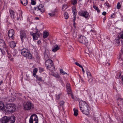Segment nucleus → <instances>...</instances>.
Segmentation results:
<instances>
[{"label": "nucleus", "instance_id": "obj_54", "mask_svg": "<svg viewBox=\"0 0 123 123\" xmlns=\"http://www.w3.org/2000/svg\"><path fill=\"white\" fill-rule=\"evenodd\" d=\"M65 6V5H63V6H62V9H64V8H65V6Z\"/></svg>", "mask_w": 123, "mask_h": 123}, {"label": "nucleus", "instance_id": "obj_4", "mask_svg": "<svg viewBox=\"0 0 123 123\" xmlns=\"http://www.w3.org/2000/svg\"><path fill=\"white\" fill-rule=\"evenodd\" d=\"M21 54L24 56L26 57L29 59L32 58L31 54L30 53L28 50L26 49H23L21 51Z\"/></svg>", "mask_w": 123, "mask_h": 123}, {"label": "nucleus", "instance_id": "obj_36", "mask_svg": "<svg viewBox=\"0 0 123 123\" xmlns=\"http://www.w3.org/2000/svg\"><path fill=\"white\" fill-rule=\"evenodd\" d=\"M34 34H37V35H38V36L39 37V32H38V33H33L32 32H31L30 33V34H31V35H32L33 36L34 35Z\"/></svg>", "mask_w": 123, "mask_h": 123}, {"label": "nucleus", "instance_id": "obj_31", "mask_svg": "<svg viewBox=\"0 0 123 123\" xmlns=\"http://www.w3.org/2000/svg\"><path fill=\"white\" fill-rule=\"evenodd\" d=\"M93 7L94 9L97 11L98 12V13L100 12V10L97 7L95 6L94 5L93 6Z\"/></svg>", "mask_w": 123, "mask_h": 123}, {"label": "nucleus", "instance_id": "obj_20", "mask_svg": "<svg viewBox=\"0 0 123 123\" xmlns=\"http://www.w3.org/2000/svg\"><path fill=\"white\" fill-rule=\"evenodd\" d=\"M10 46L11 48H13L15 47L16 43L14 41H12L10 43Z\"/></svg>", "mask_w": 123, "mask_h": 123}, {"label": "nucleus", "instance_id": "obj_3", "mask_svg": "<svg viewBox=\"0 0 123 123\" xmlns=\"http://www.w3.org/2000/svg\"><path fill=\"white\" fill-rule=\"evenodd\" d=\"M15 107L16 106L15 105L10 103L7 104L5 107H4V108L7 112H12L15 110Z\"/></svg>", "mask_w": 123, "mask_h": 123}, {"label": "nucleus", "instance_id": "obj_53", "mask_svg": "<svg viewBox=\"0 0 123 123\" xmlns=\"http://www.w3.org/2000/svg\"><path fill=\"white\" fill-rule=\"evenodd\" d=\"M75 22H74V24H73V25L74 26V27L75 28H76V27L75 26Z\"/></svg>", "mask_w": 123, "mask_h": 123}, {"label": "nucleus", "instance_id": "obj_17", "mask_svg": "<svg viewBox=\"0 0 123 123\" xmlns=\"http://www.w3.org/2000/svg\"><path fill=\"white\" fill-rule=\"evenodd\" d=\"M51 65V66H49L47 68L49 69L51 72H53L55 70V67L53 64Z\"/></svg>", "mask_w": 123, "mask_h": 123}, {"label": "nucleus", "instance_id": "obj_48", "mask_svg": "<svg viewBox=\"0 0 123 123\" xmlns=\"http://www.w3.org/2000/svg\"><path fill=\"white\" fill-rule=\"evenodd\" d=\"M37 27H36V33H37L38 32L39 33V35L40 34V31H38V30L36 28Z\"/></svg>", "mask_w": 123, "mask_h": 123}, {"label": "nucleus", "instance_id": "obj_10", "mask_svg": "<svg viewBox=\"0 0 123 123\" xmlns=\"http://www.w3.org/2000/svg\"><path fill=\"white\" fill-rule=\"evenodd\" d=\"M44 55L45 59L46 60L50 59L49 52L48 49L46 47L44 52Z\"/></svg>", "mask_w": 123, "mask_h": 123}, {"label": "nucleus", "instance_id": "obj_14", "mask_svg": "<svg viewBox=\"0 0 123 123\" xmlns=\"http://www.w3.org/2000/svg\"><path fill=\"white\" fill-rule=\"evenodd\" d=\"M86 73L88 77V80L89 82H91L93 80V78L91 73L88 72L87 71Z\"/></svg>", "mask_w": 123, "mask_h": 123}, {"label": "nucleus", "instance_id": "obj_25", "mask_svg": "<svg viewBox=\"0 0 123 123\" xmlns=\"http://www.w3.org/2000/svg\"><path fill=\"white\" fill-rule=\"evenodd\" d=\"M67 93L68 94H70L71 95L72 97L73 98V95L72 94L71 90V88H68V89L67 88Z\"/></svg>", "mask_w": 123, "mask_h": 123}, {"label": "nucleus", "instance_id": "obj_61", "mask_svg": "<svg viewBox=\"0 0 123 123\" xmlns=\"http://www.w3.org/2000/svg\"><path fill=\"white\" fill-rule=\"evenodd\" d=\"M111 17H112H112H113V15H111Z\"/></svg>", "mask_w": 123, "mask_h": 123}, {"label": "nucleus", "instance_id": "obj_40", "mask_svg": "<svg viewBox=\"0 0 123 123\" xmlns=\"http://www.w3.org/2000/svg\"><path fill=\"white\" fill-rule=\"evenodd\" d=\"M75 64L77 65V66H79L80 68H82V66L79 63H78V62H76L75 63Z\"/></svg>", "mask_w": 123, "mask_h": 123}, {"label": "nucleus", "instance_id": "obj_12", "mask_svg": "<svg viewBox=\"0 0 123 123\" xmlns=\"http://www.w3.org/2000/svg\"><path fill=\"white\" fill-rule=\"evenodd\" d=\"M46 60L45 65L47 68L53 64L52 60L50 59Z\"/></svg>", "mask_w": 123, "mask_h": 123}, {"label": "nucleus", "instance_id": "obj_42", "mask_svg": "<svg viewBox=\"0 0 123 123\" xmlns=\"http://www.w3.org/2000/svg\"><path fill=\"white\" fill-rule=\"evenodd\" d=\"M31 4L32 5H35L36 4V2L33 0H31Z\"/></svg>", "mask_w": 123, "mask_h": 123}, {"label": "nucleus", "instance_id": "obj_37", "mask_svg": "<svg viewBox=\"0 0 123 123\" xmlns=\"http://www.w3.org/2000/svg\"><path fill=\"white\" fill-rule=\"evenodd\" d=\"M119 38L123 39V34L120 33L118 35Z\"/></svg>", "mask_w": 123, "mask_h": 123}, {"label": "nucleus", "instance_id": "obj_47", "mask_svg": "<svg viewBox=\"0 0 123 123\" xmlns=\"http://www.w3.org/2000/svg\"><path fill=\"white\" fill-rule=\"evenodd\" d=\"M105 6H107L108 7H109L110 6V5L109 3L106 2L105 3Z\"/></svg>", "mask_w": 123, "mask_h": 123}, {"label": "nucleus", "instance_id": "obj_46", "mask_svg": "<svg viewBox=\"0 0 123 123\" xmlns=\"http://www.w3.org/2000/svg\"><path fill=\"white\" fill-rule=\"evenodd\" d=\"M76 15H74V19H73V21L74 22H75V19H76Z\"/></svg>", "mask_w": 123, "mask_h": 123}, {"label": "nucleus", "instance_id": "obj_43", "mask_svg": "<svg viewBox=\"0 0 123 123\" xmlns=\"http://www.w3.org/2000/svg\"><path fill=\"white\" fill-rule=\"evenodd\" d=\"M64 103V102L63 101H61L60 103V105L63 106Z\"/></svg>", "mask_w": 123, "mask_h": 123}, {"label": "nucleus", "instance_id": "obj_11", "mask_svg": "<svg viewBox=\"0 0 123 123\" xmlns=\"http://www.w3.org/2000/svg\"><path fill=\"white\" fill-rule=\"evenodd\" d=\"M79 15L80 16L85 17L86 19L87 18H88L89 15V13L86 11L81 10L79 12Z\"/></svg>", "mask_w": 123, "mask_h": 123}, {"label": "nucleus", "instance_id": "obj_59", "mask_svg": "<svg viewBox=\"0 0 123 123\" xmlns=\"http://www.w3.org/2000/svg\"><path fill=\"white\" fill-rule=\"evenodd\" d=\"M35 18H36V19H39V18H37V17H36Z\"/></svg>", "mask_w": 123, "mask_h": 123}, {"label": "nucleus", "instance_id": "obj_2", "mask_svg": "<svg viewBox=\"0 0 123 123\" xmlns=\"http://www.w3.org/2000/svg\"><path fill=\"white\" fill-rule=\"evenodd\" d=\"M15 117L11 116L10 117L5 116L2 118L1 121L2 123H13L15 122Z\"/></svg>", "mask_w": 123, "mask_h": 123}, {"label": "nucleus", "instance_id": "obj_27", "mask_svg": "<svg viewBox=\"0 0 123 123\" xmlns=\"http://www.w3.org/2000/svg\"><path fill=\"white\" fill-rule=\"evenodd\" d=\"M49 35V33L47 32H44L43 33V37L46 38Z\"/></svg>", "mask_w": 123, "mask_h": 123}, {"label": "nucleus", "instance_id": "obj_13", "mask_svg": "<svg viewBox=\"0 0 123 123\" xmlns=\"http://www.w3.org/2000/svg\"><path fill=\"white\" fill-rule=\"evenodd\" d=\"M14 32L13 29L10 30L8 32V36L9 37L12 38V39L14 40L13 35H14Z\"/></svg>", "mask_w": 123, "mask_h": 123}, {"label": "nucleus", "instance_id": "obj_58", "mask_svg": "<svg viewBox=\"0 0 123 123\" xmlns=\"http://www.w3.org/2000/svg\"><path fill=\"white\" fill-rule=\"evenodd\" d=\"M2 83H3V81H2V80L0 81V85Z\"/></svg>", "mask_w": 123, "mask_h": 123}, {"label": "nucleus", "instance_id": "obj_38", "mask_svg": "<svg viewBox=\"0 0 123 123\" xmlns=\"http://www.w3.org/2000/svg\"><path fill=\"white\" fill-rule=\"evenodd\" d=\"M121 6L120 3L119 2L118 3L117 5V8L118 9H119L121 8Z\"/></svg>", "mask_w": 123, "mask_h": 123}, {"label": "nucleus", "instance_id": "obj_60", "mask_svg": "<svg viewBox=\"0 0 123 123\" xmlns=\"http://www.w3.org/2000/svg\"><path fill=\"white\" fill-rule=\"evenodd\" d=\"M94 31L93 30H91V31L90 32H91V31H93V32Z\"/></svg>", "mask_w": 123, "mask_h": 123}, {"label": "nucleus", "instance_id": "obj_35", "mask_svg": "<svg viewBox=\"0 0 123 123\" xmlns=\"http://www.w3.org/2000/svg\"><path fill=\"white\" fill-rule=\"evenodd\" d=\"M71 3L73 5L76 4L77 3V0H72Z\"/></svg>", "mask_w": 123, "mask_h": 123}, {"label": "nucleus", "instance_id": "obj_29", "mask_svg": "<svg viewBox=\"0 0 123 123\" xmlns=\"http://www.w3.org/2000/svg\"><path fill=\"white\" fill-rule=\"evenodd\" d=\"M64 16L65 19H67L68 18L69 15L68 13L67 12H65L64 13Z\"/></svg>", "mask_w": 123, "mask_h": 123}, {"label": "nucleus", "instance_id": "obj_56", "mask_svg": "<svg viewBox=\"0 0 123 123\" xmlns=\"http://www.w3.org/2000/svg\"><path fill=\"white\" fill-rule=\"evenodd\" d=\"M88 51L89 53H91L92 51L90 50H89V49Z\"/></svg>", "mask_w": 123, "mask_h": 123}, {"label": "nucleus", "instance_id": "obj_9", "mask_svg": "<svg viewBox=\"0 0 123 123\" xmlns=\"http://www.w3.org/2000/svg\"><path fill=\"white\" fill-rule=\"evenodd\" d=\"M20 38L22 41L26 39L27 36L26 34L24 31L21 30L20 32Z\"/></svg>", "mask_w": 123, "mask_h": 123}, {"label": "nucleus", "instance_id": "obj_32", "mask_svg": "<svg viewBox=\"0 0 123 123\" xmlns=\"http://www.w3.org/2000/svg\"><path fill=\"white\" fill-rule=\"evenodd\" d=\"M60 71L61 73L63 75L67 74V73H66L62 69H60Z\"/></svg>", "mask_w": 123, "mask_h": 123}, {"label": "nucleus", "instance_id": "obj_30", "mask_svg": "<svg viewBox=\"0 0 123 123\" xmlns=\"http://www.w3.org/2000/svg\"><path fill=\"white\" fill-rule=\"evenodd\" d=\"M39 37L37 34H35L33 36V39L34 40H37L38 39Z\"/></svg>", "mask_w": 123, "mask_h": 123}, {"label": "nucleus", "instance_id": "obj_21", "mask_svg": "<svg viewBox=\"0 0 123 123\" xmlns=\"http://www.w3.org/2000/svg\"><path fill=\"white\" fill-rule=\"evenodd\" d=\"M35 7H34L33 6H30L29 7V11L31 13H33V12H34Z\"/></svg>", "mask_w": 123, "mask_h": 123}, {"label": "nucleus", "instance_id": "obj_19", "mask_svg": "<svg viewBox=\"0 0 123 123\" xmlns=\"http://www.w3.org/2000/svg\"><path fill=\"white\" fill-rule=\"evenodd\" d=\"M6 99L7 101L10 102H12L14 99L13 98L10 97H7L6 98Z\"/></svg>", "mask_w": 123, "mask_h": 123}, {"label": "nucleus", "instance_id": "obj_39", "mask_svg": "<svg viewBox=\"0 0 123 123\" xmlns=\"http://www.w3.org/2000/svg\"><path fill=\"white\" fill-rule=\"evenodd\" d=\"M72 12L74 15H76V10L75 9H74L73 10H72Z\"/></svg>", "mask_w": 123, "mask_h": 123}, {"label": "nucleus", "instance_id": "obj_16", "mask_svg": "<svg viewBox=\"0 0 123 123\" xmlns=\"http://www.w3.org/2000/svg\"><path fill=\"white\" fill-rule=\"evenodd\" d=\"M33 13L36 15H38L41 13L37 7H35L34 12Z\"/></svg>", "mask_w": 123, "mask_h": 123}, {"label": "nucleus", "instance_id": "obj_26", "mask_svg": "<svg viewBox=\"0 0 123 123\" xmlns=\"http://www.w3.org/2000/svg\"><path fill=\"white\" fill-rule=\"evenodd\" d=\"M55 11H53L51 13H48V15L51 17H54L55 16Z\"/></svg>", "mask_w": 123, "mask_h": 123}, {"label": "nucleus", "instance_id": "obj_63", "mask_svg": "<svg viewBox=\"0 0 123 123\" xmlns=\"http://www.w3.org/2000/svg\"><path fill=\"white\" fill-rule=\"evenodd\" d=\"M18 19H19V18H17V20H18Z\"/></svg>", "mask_w": 123, "mask_h": 123}, {"label": "nucleus", "instance_id": "obj_50", "mask_svg": "<svg viewBox=\"0 0 123 123\" xmlns=\"http://www.w3.org/2000/svg\"><path fill=\"white\" fill-rule=\"evenodd\" d=\"M106 14V12H103L102 13V15H105Z\"/></svg>", "mask_w": 123, "mask_h": 123}, {"label": "nucleus", "instance_id": "obj_57", "mask_svg": "<svg viewBox=\"0 0 123 123\" xmlns=\"http://www.w3.org/2000/svg\"><path fill=\"white\" fill-rule=\"evenodd\" d=\"M41 43V42L40 41H38V44H40Z\"/></svg>", "mask_w": 123, "mask_h": 123}, {"label": "nucleus", "instance_id": "obj_22", "mask_svg": "<svg viewBox=\"0 0 123 123\" xmlns=\"http://www.w3.org/2000/svg\"><path fill=\"white\" fill-rule=\"evenodd\" d=\"M21 3L24 6H26L28 4L27 0H20Z\"/></svg>", "mask_w": 123, "mask_h": 123}, {"label": "nucleus", "instance_id": "obj_7", "mask_svg": "<svg viewBox=\"0 0 123 123\" xmlns=\"http://www.w3.org/2000/svg\"><path fill=\"white\" fill-rule=\"evenodd\" d=\"M36 114L32 115L29 119L30 123H38V120Z\"/></svg>", "mask_w": 123, "mask_h": 123}, {"label": "nucleus", "instance_id": "obj_23", "mask_svg": "<svg viewBox=\"0 0 123 123\" xmlns=\"http://www.w3.org/2000/svg\"><path fill=\"white\" fill-rule=\"evenodd\" d=\"M10 14V16L11 18H14L15 17V15L14 14V12L12 10H11L9 11Z\"/></svg>", "mask_w": 123, "mask_h": 123}, {"label": "nucleus", "instance_id": "obj_33", "mask_svg": "<svg viewBox=\"0 0 123 123\" xmlns=\"http://www.w3.org/2000/svg\"><path fill=\"white\" fill-rule=\"evenodd\" d=\"M36 78L37 80L39 81H43L42 78L41 77H39L38 76H36Z\"/></svg>", "mask_w": 123, "mask_h": 123}, {"label": "nucleus", "instance_id": "obj_45", "mask_svg": "<svg viewBox=\"0 0 123 123\" xmlns=\"http://www.w3.org/2000/svg\"><path fill=\"white\" fill-rule=\"evenodd\" d=\"M67 89L70 88V84L69 83H67L66 85Z\"/></svg>", "mask_w": 123, "mask_h": 123}, {"label": "nucleus", "instance_id": "obj_34", "mask_svg": "<svg viewBox=\"0 0 123 123\" xmlns=\"http://www.w3.org/2000/svg\"><path fill=\"white\" fill-rule=\"evenodd\" d=\"M118 103H120L121 104H123V99L121 98H119L118 100Z\"/></svg>", "mask_w": 123, "mask_h": 123}, {"label": "nucleus", "instance_id": "obj_6", "mask_svg": "<svg viewBox=\"0 0 123 123\" xmlns=\"http://www.w3.org/2000/svg\"><path fill=\"white\" fill-rule=\"evenodd\" d=\"M79 41L80 43H82L86 46L89 45L88 44V43L87 39L84 36L81 35L79 38Z\"/></svg>", "mask_w": 123, "mask_h": 123}, {"label": "nucleus", "instance_id": "obj_15", "mask_svg": "<svg viewBox=\"0 0 123 123\" xmlns=\"http://www.w3.org/2000/svg\"><path fill=\"white\" fill-rule=\"evenodd\" d=\"M37 7L40 12L41 13H43L45 12V10L44 7V6L42 4H40Z\"/></svg>", "mask_w": 123, "mask_h": 123}, {"label": "nucleus", "instance_id": "obj_5", "mask_svg": "<svg viewBox=\"0 0 123 123\" xmlns=\"http://www.w3.org/2000/svg\"><path fill=\"white\" fill-rule=\"evenodd\" d=\"M24 108L25 110H28L33 109V107L31 102L28 101L24 103Z\"/></svg>", "mask_w": 123, "mask_h": 123}, {"label": "nucleus", "instance_id": "obj_62", "mask_svg": "<svg viewBox=\"0 0 123 123\" xmlns=\"http://www.w3.org/2000/svg\"><path fill=\"white\" fill-rule=\"evenodd\" d=\"M120 104H118V105H119H119H120Z\"/></svg>", "mask_w": 123, "mask_h": 123}, {"label": "nucleus", "instance_id": "obj_49", "mask_svg": "<svg viewBox=\"0 0 123 123\" xmlns=\"http://www.w3.org/2000/svg\"><path fill=\"white\" fill-rule=\"evenodd\" d=\"M39 69H40V71L41 72H42L44 70V69L43 68H39Z\"/></svg>", "mask_w": 123, "mask_h": 123}, {"label": "nucleus", "instance_id": "obj_44", "mask_svg": "<svg viewBox=\"0 0 123 123\" xmlns=\"http://www.w3.org/2000/svg\"><path fill=\"white\" fill-rule=\"evenodd\" d=\"M38 70L36 68H35L33 69V73H37Z\"/></svg>", "mask_w": 123, "mask_h": 123}, {"label": "nucleus", "instance_id": "obj_64", "mask_svg": "<svg viewBox=\"0 0 123 123\" xmlns=\"http://www.w3.org/2000/svg\"><path fill=\"white\" fill-rule=\"evenodd\" d=\"M102 1H103L104 0H101Z\"/></svg>", "mask_w": 123, "mask_h": 123}, {"label": "nucleus", "instance_id": "obj_51", "mask_svg": "<svg viewBox=\"0 0 123 123\" xmlns=\"http://www.w3.org/2000/svg\"><path fill=\"white\" fill-rule=\"evenodd\" d=\"M36 73H33V76L35 77H36V76H37V75H36Z\"/></svg>", "mask_w": 123, "mask_h": 123}, {"label": "nucleus", "instance_id": "obj_8", "mask_svg": "<svg viewBox=\"0 0 123 123\" xmlns=\"http://www.w3.org/2000/svg\"><path fill=\"white\" fill-rule=\"evenodd\" d=\"M7 46H6L5 42L3 40L0 39V49L2 52V48L4 49V50H5L8 53V51L6 49Z\"/></svg>", "mask_w": 123, "mask_h": 123}, {"label": "nucleus", "instance_id": "obj_28", "mask_svg": "<svg viewBox=\"0 0 123 123\" xmlns=\"http://www.w3.org/2000/svg\"><path fill=\"white\" fill-rule=\"evenodd\" d=\"M74 115L75 116H76L78 114V111L77 110L74 109Z\"/></svg>", "mask_w": 123, "mask_h": 123}, {"label": "nucleus", "instance_id": "obj_55", "mask_svg": "<svg viewBox=\"0 0 123 123\" xmlns=\"http://www.w3.org/2000/svg\"><path fill=\"white\" fill-rule=\"evenodd\" d=\"M92 119L93 120H94L95 121L96 119V118L93 117L92 118Z\"/></svg>", "mask_w": 123, "mask_h": 123}, {"label": "nucleus", "instance_id": "obj_52", "mask_svg": "<svg viewBox=\"0 0 123 123\" xmlns=\"http://www.w3.org/2000/svg\"><path fill=\"white\" fill-rule=\"evenodd\" d=\"M82 68V70L83 72V73H84L85 72V71L84 70V69L82 67V68Z\"/></svg>", "mask_w": 123, "mask_h": 123}, {"label": "nucleus", "instance_id": "obj_24", "mask_svg": "<svg viewBox=\"0 0 123 123\" xmlns=\"http://www.w3.org/2000/svg\"><path fill=\"white\" fill-rule=\"evenodd\" d=\"M4 108V105L3 102L0 101V110Z\"/></svg>", "mask_w": 123, "mask_h": 123}, {"label": "nucleus", "instance_id": "obj_18", "mask_svg": "<svg viewBox=\"0 0 123 123\" xmlns=\"http://www.w3.org/2000/svg\"><path fill=\"white\" fill-rule=\"evenodd\" d=\"M60 49V47L58 45L56 44L52 48V51L53 52H55Z\"/></svg>", "mask_w": 123, "mask_h": 123}, {"label": "nucleus", "instance_id": "obj_41", "mask_svg": "<svg viewBox=\"0 0 123 123\" xmlns=\"http://www.w3.org/2000/svg\"><path fill=\"white\" fill-rule=\"evenodd\" d=\"M56 98L57 99H59L61 96V94H60L58 95L57 94L56 95Z\"/></svg>", "mask_w": 123, "mask_h": 123}, {"label": "nucleus", "instance_id": "obj_1", "mask_svg": "<svg viewBox=\"0 0 123 123\" xmlns=\"http://www.w3.org/2000/svg\"><path fill=\"white\" fill-rule=\"evenodd\" d=\"M80 108L81 111L84 114L88 115L89 113V106L85 102L81 101L79 103Z\"/></svg>", "mask_w": 123, "mask_h": 123}]
</instances>
